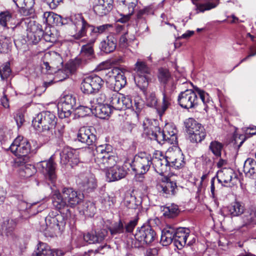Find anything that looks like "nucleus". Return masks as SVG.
Masks as SVG:
<instances>
[{
  "label": "nucleus",
  "instance_id": "1",
  "mask_svg": "<svg viewBox=\"0 0 256 256\" xmlns=\"http://www.w3.org/2000/svg\"><path fill=\"white\" fill-rule=\"evenodd\" d=\"M74 219V216L68 208L66 212H60L58 214L57 212H50L45 219L46 226L45 234L53 236L54 234L63 230L66 222L71 223Z\"/></svg>",
  "mask_w": 256,
  "mask_h": 256
},
{
  "label": "nucleus",
  "instance_id": "2",
  "mask_svg": "<svg viewBox=\"0 0 256 256\" xmlns=\"http://www.w3.org/2000/svg\"><path fill=\"white\" fill-rule=\"evenodd\" d=\"M182 92L178 95V100L180 106L184 108L190 109L196 108L201 101L206 105L210 101L209 94L203 90L194 88Z\"/></svg>",
  "mask_w": 256,
  "mask_h": 256
},
{
  "label": "nucleus",
  "instance_id": "3",
  "mask_svg": "<svg viewBox=\"0 0 256 256\" xmlns=\"http://www.w3.org/2000/svg\"><path fill=\"white\" fill-rule=\"evenodd\" d=\"M94 161L97 166L102 170H108L114 166L118 158L112 151V147L108 144L96 146L94 152Z\"/></svg>",
  "mask_w": 256,
  "mask_h": 256
},
{
  "label": "nucleus",
  "instance_id": "4",
  "mask_svg": "<svg viewBox=\"0 0 256 256\" xmlns=\"http://www.w3.org/2000/svg\"><path fill=\"white\" fill-rule=\"evenodd\" d=\"M78 110L82 116L93 114L102 119L107 118L111 113V108L108 104H96L94 100L92 98H84Z\"/></svg>",
  "mask_w": 256,
  "mask_h": 256
},
{
  "label": "nucleus",
  "instance_id": "5",
  "mask_svg": "<svg viewBox=\"0 0 256 256\" xmlns=\"http://www.w3.org/2000/svg\"><path fill=\"white\" fill-rule=\"evenodd\" d=\"M152 164V157L150 154L146 152H140L136 154L133 160L130 164L132 170L136 174V180L142 182L144 174L150 170Z\"/></svg>",
  "mask_w": 256,
  "mask_h": 256
},
{
  "label": "nucleus",
  "instance_id": "6",
  "mask_svg": "<svg viewBox=\"0 0 256 256\" xmlns=\"http://www.w3.org/2000/svg\"><path fill=\"white\" fill-rule=\"evenodd\" d=\"M95 41V38H91L82 46L80 57L75 58L68 65L70 73L74 72L77 68L84 66L94 58L93 46Z\"/></svg>",
  "mask_w": 256,
  "mask_h": 256
},
{
  "label": "nucleus",
  "instance_id": "7",
  "mask_svg": "<svg viewBox=\"0 0 256 256\" xmlns=\"http://www.w3.org/2000/svg\"><path fill=\"white\" fill-rule=\"evenodd\" d=\"M56 116L48 111L42 112L37 114L33 118L32 124L39 131H50L53 130L56 124Z\"/></svg>",
  "mask_w": 256,
  "mask_h": 256
},
{
  "label": "nucleus",
  "instance_id": "8",
  "mask_svg": "<svg viewBox=\"0 0 256 256\" xmlns=\"http://www.w3.org/2000/svg\"><path fill=\"white\" fill-rule=\"evenodd\" d=\"M134 66V70L136 72L135 82L141 90L144 91L150 80L151 69L146 62L140 59L137 60Z\"/></svg>",
  "mask_w": 256,
  "mask_h": 256
},
{
  "label": "nucleus",
  "instance_id": "9",
  "mask_svg": "<svg viewBox=\"0 0 256 256\" xmlns=\"http://www.w3.org/2000/svg\"><path fill=\"white\" fill-rule=\"evenodd\" d=\"M10 151L18 158L21 162L20 159L24 161H27L28 158V154L31 151L30 145L29 142L22 136H17L10 146Z\"/></svg>",
  "mask_w": 256,
  "mask_h": 256
},
{
  "label": "nucleus",
  "instance_id": "10",
  "mask_svg": "<svg viewBox=\"0 0 256 256\" xmlns=\"http://www.w3.org/2000/svg\"><path fill=\"white\" fill-rule=\"evenodd\" d=\"M156 233L150 226H144L136 230L134 237L136 241L139 242L140 244L137 245L136 242H132L130 244L131 246L138 247L144 244H150L155 240Z\"/></svg>",
  "mask_w": 256,
  "mask_h": 256
},
{
  "label": "nucleus",
  "instance_id": "11",
  "mask_svg": "<svg viewBox=\"0 0 256 256\" xmlns=\"http://www.w3.org/2000/svg\"><path fill=\"white\" fill-rule=\"evenodd\" d=\"M104 84V80L99 76L91 74L82 79L80 88L82 93L86 94H92L97 92L101 88Z\"/></svg>",
  "mask_w": 256,
  "mask_h": 256
},
{
  "label": "nucleus",
  "instance_id": "12",
  "mask_svg": "<svg viewBox=\"0 0 256 256\" xmlns=\"http://www.w3.org/2000/svg\"><path fill=\"white\" fill-rule=\"evenodd\" d=\"M110 96L108 98V105L114 109L122 110L130 108L132 106V100L128 96L114 92H112Z\"/></svg>",
  "mask_w": 256,
  "mask_h": 256
},
{
  "label": "nucleus",
  "instance_id": "13",
  "mask_svg": "<svg viewBox=\"0 0 256 256\" xmlns=\"http://www.w3.org/2000/svg\"><path fill=\"white\" fill-rule=\"evenodd\" d=\"M12 12L9 10H5L0 12V25L4 28H12L13 30L20 26L24 28L26 26L28 22V18H22L17 22Z\"/></svg>",
  "mask_w": 256,
  "mask_h": 256
},
{
  "label": "nucleus",
  "instance_id": "14",
  "mask_svg": "<svg viewBox=\"0 0 256 256\" xmlns=\"http://www.w3.org/2000/svg\"><path fill=\"white\" fill-rule=\"evenodd\" d=\"M56 165L53 156H51L48 160L40 162L38 164L39 170L46 178L50 181L52 184L54 183L57 178Z\"/></svg>",
  "mask_w": 256,
  "mask_h": 256
},
{
  "label": "nucleus",
  "instance_id": "15",
  "mask_svg": "<svg viewBox=\"0 0 256 256\" xmlns=\"http://www.w3.org/2000/svg\"><path fill=\"white\" fill-rule=\"evenodd\" d=\"M76 103V98L72 94H66L61 100L58 105V115L60 118L69 117Z\"/></svg>",
  "mask_w": 256,
  "mask_h": 256
},
{
  "label": "nucleus",
  "instance_id": "16",
  "mask_svg": "<svg viewBox=\"0 0 256 256\" xmlns=\"http://www.w3.org/2000/svg\"><path fill=\"white\" fill-rule=\"evenodd\" d=\"M60 155V163L62 165L70 166L72 168L80 162L78 151L71 148H64Z\"/></svg>",
  "mask_w": 256,
  "mask_h": 256
},
{
  "label": "nucleus",
  "instance_id": "17",
  "mask_svg": "<svg viewBox=\"0 0 256 256\" xmlns=\"http://www.w3.org/2000/svg\"><path fill=\"white\" fill-rule=\"evenodd\" d=\"M168 154L166 157L162 154V152L156 151L152 158V164L155 171L160 175H163L169 170L170 162Z\"/></svg>",
  "mask_w": 256,
  "mask_h": 256
},
{
  "label": "nucleus",
  "instance_id": "18",
  "mask_svg": "<svg viewBox=\"0 0 256 256\" xmlns=\"http://www.w3.org/2000/svg\"><path fill=\"white\" fill-rule=\"evenodd\" d=\"M158 78L163 86L162 90L174 91L176 88V82L168 70L164 68H159Z\"/></svg>",
  "mask_w": 256,
  "mask_h": 256
},
{
  "label": "nucleus",
  "instance_id": "19",
  "mask_svg": "<svg viewBox=\"0 0 256 256\" xmlns=\"http://www.w3.org/2000/svg\"><path fill=\"white\" fill-rule=\"evenodd\" d=\"M118 71L117 68H113L109 70L108 73L109 76L108 82L116 92L121 90L126 84V76Z\"/></svg>",
  "mask_w": 256,
  "mask_h": 256
},
{
  "label": "nucleus",
  "instance_id": "20",
  "mask_svg": "<svg viewBox=\"0 0 256 256\" xmlns=\"http://www.w3.org/2000/svg\"><path fill=\"white\" fill-rule=\"evenodd\" d=\"M218 180L220 183L226 186L231 187L238 182L237 174L230 168H224L218 173Z\"/></svg>",
  "mask_w": 256,
  "mask_h": 256
},
{
  "label": "nucleus",
  "instance_id": "21",
  "mask_svg": "<svg viewBox=\"0 0 256 256\" xmlns=\"http://www.w3.org/2000/svg\"><path fill=\"white\" fill-rule=\"evenodd\" d=\"M62 194L64 200L66 202L67 207L74 208L82 200V196L72 188H64L62 190Z\"/></svg>",
  "mask_w": 256,
  "mask_h": 256
},
{
  "label": "nucleus",
  "instance_id": "22",
  "mask_svg": "<svg viewBox=\"0 0 256 256\" xmlns=\"http://www.w3.org/2000/svg\"><path fill=\"white\" fill-rule=\"evenodd\" d=\"M108 234L107 230L100 229L84 234L83 238L85 242L90 244L100 243L106 239Z\"/></svg>",
  "mask_w": 256,
  "mask_h": 256
},
{
  "label": "nucleus",
  "instance_id": "23",
  "mask_svg": "<svg viewBox=\"0 0 256 256\" xmlns=\"http://www.w3.org/2000/svg\"><path fill=\"white\" fill-rule=\"evenodd\" d=\"M27 24H29L28 36L33 44H36L42 38V36H44V31L42 26L34 22H30L29 20Z\"/></svg>",
  "mask_w": 256,
  "mask_h": 256
},
{
  "label": "nucleus",
  "instance_id": "24",
  "mask_svg": "<svg viewBox=\"0 0 256 256\" xmlns=\"http://www.w3.org/2000/svg\"><path fill=\"white\" fill-rule=\"evenodd\" d=\"M127 171L124 166L115 165L106 171L107 180L109 182L120 180L124 178Z\"/></svg>",
  "mask_w": 256,
  "mask_h": 256
},
{
  "label": "nucleus",
  "instance_id": "25",
  "mask_svg": "<svg viewBox=\"0 0 256 256\" xmlns=\"http://www.w3.org/2000/svg\"><path fill=\"white\" fill-rule=\"evenodd\" d=\"M169 159L170 166L176 169L183 167L184 165V155L180 150L168 152L166 153Z\"/></svg>",
  "mask_w": 256,
  "mask_h": 256
},
{
  "label": "nucleus",
  "instance_id": "26",
  "mask_svg": "<svg viewBox=\"0 0 256 256\" xmlns=\"http://www.w3.org/2000/svg\"><path fill=\"white\" fill-rule=\"evenodd\" d=\"M190 230L186 228H179L175 230L174 244L178 249H181L186 244Z\"/></svg>",
  "mask_w": 256,
  "mask_h": 256
},
{
  "label": "nucleus",
  "instance_id": "27",
  "mask_svg": "<svg viewBox=\"0 0 256 256\" xmlns=\"http://www.w3.org/2000/svg\"><path fill=\"white\" fill-rule=\"evenodd\" d=\"M79 185L83 191L90 192L96 188L97 182L93 174H88L82 176Z\"/></svg>",
  "mask_w": 256,
  "mask_h": 256
},
{
  "label": "nucleus",
  "instance_id": "28",
  "mask_svg": "<svg viewBox=\"0 0 256 256\" xmlns=\"http://www.w3.org/2000/svg\"><path fill=\"white\" fill-rule=\"evenodd\" d=\"M62 254L61 250H52L46 244L40 242L37 250L32 256H61Z\"/></svg>",
  "mask_w": 256,
  "mask_h": 256
},
{
  "label": "nucleus",
  "instance_id": "29",
  "mask_svg": "<svg viewBox=\"0 0 256 256\" xmlns=\"http://www.w3.org/2000/svg\"><path fill=\"white\" fill-rule=\"evenodd\" d=\"M16 5L20 8V12L25 16H30L34 12V0H12Z\"/></svg>",
  "mask_w": 256,
  "mask_h": 256
},
{
  "label": "nucleus",
  "instance_id": "30",
  "mask_svg": "<svg viewBox=\"0 0 256 256\" xmlns=\"http://www.w3.org/2000/svg\"><path fill=\"white\" fill-rule=\"evenodd\" d=\"M78 138L79 141L88 146L92 145L96 140V136L92 134L90 130L87 127H82L80 129Z\"/></svg>",
  "mask_w": 256,
  "mask_h": 256
},
{
  "label": "nucleus",
  "instance_id": "31",
  "mask_svg": "<svg viewBox=\"0 0 256 256\" xmlns=\"http://www.w3.org/2000/svg\"><path fill=\"white\" fill-rule=\"evenodd\" d=\"M113 0H98L94 6L95 13L100 16L106 15L112 8Z\"/></svg>",
  "mask_w": 256,
  "mask_h": 256
},
{
  "label": "nucleus",
  "instance_id": "32",
  "mask_svg": "<svg viewBox=\"0 0 256 256\" xmlns=\"http://www.w3.org/2000/svg\"><path fill=\"white\" fill-rule=\"evenodd\" d=\"M42 21L48 25L60 26L64 24L61 16L50 12H46L44 13Z\"/></svg>",
  "mask_w": 256,
  "mask_h": 256
},
{
  "label": "nucleus",
  "instance_id": "33",
  "mask_svg": "<svg viewBox=\"0 0 256 256\" xmlns=\"http://www.w3.org/2000/svg\"><path fill=\"white\" fill-rule=\"evenodd\" d=\"M174 176H170L164 178V182L161 185L162 191L168 195H174L178 190L176 180Z\"/></svg>",
  "mask_w": 256,
  "mask_h": 256
},
{
  "label": "nucleus",
  "instance_id": "34",
  "mask_svg": "<svg viewBox=\"0 0 256 256\" xmlns=\"http://www.w3.org/2000/svg\"><path fill=\"white\" fill-rule=\"evenodd\" d=\"M116 39L112 34L106 36L100 43V48L106 53L112 52L116 48Z\"/></svg>",
  "mask_w": 256,
  "mask_h": 256
},
{
  "label": "nucleus",
  "instance_id": "35",
  "mask_svg": "<svg viewBox=\"0 0 256 256\" xmlns=\"http://www.w3.org/2000/svg\"><path fill=\"white\" fill-rule=\"evenodd\" d=\"M175 230L172 227H166L162 231L160 243L164 246H166L174 242Z\"/></svg>",
  "mask_w": 256,
  "mask_h": 256
},
{
  "label": "nucleus",
  "instance_id": "36",
  "mask_svg": "<svg viewBox=\"0 0 256 256\" xmlns=\"http://www.w3.org/2000/svg\"><path fill=\"white\" fill-rule=\"evenodd\" d=\"M88 28H90L88 24L72 27L70 30V35L75 40L82 39L81 42H84L85 41V38H82L86 36V30Z\"/></svg>",
  "mask_w": 256,
  "mask_h": 256
},
{
  "label": "nucleus",
  "instance_id": "37",
  "mask_svg": "<svg viewBox=\"0 0 256 256\" xmlns=\"http://www.w3.org/2000/svg\"><path fill=\"white\" fill-rule=\"evenodd\" d=\"M16 226V220L6 218L4 219L1 224V228L4 234L7 236H12Z\"/></svg>",
  "mask_w": 256,
  "mask_h": 256
},
{
  "label": "nucleus",
  "instance_id": "38",
  "mask_svg": "<svg viewBox=\"0 0 256 256\" xmlns=\"http://www.w3.org/2000/svg\"><path fill=\"white\" fill-rule=\"evenodd\" d=\"M228 214L231 217L238 216L244 212V205L241 202L235 201L232 202L228 207Z\"/></svg>",
  "mask_w": 256,
  "mask_h": 256
},
{
  "label": "nucleus",
  "instance_id": "39",
  "mask_svg": "<svg viewBox=\"0 0 256 256\" xmlns=\"http://www.w3.org/2000/svg\"><path fill=\"white\" fill-rule=\"evenodd\" d=\"M244 172L247 177L256 178V161L252 158H248L244 166Z\"/></svg>",
  "mask_w": 256,
  "mask_h": 256
},
{
  "label": "nucleus",
  "instance_id": "40",
  "mask_svg": "<svg viewBox=\"0 0 256 256\" xmlns=\"http://www.w3.org/2000/svg\"><path fill=\"white\" fill-rule=\"evenodd\" d=\"M52 202L53 206L59 210L67 207L66 202L64 200L62 194L58 191H54L52 196Z\"/></svg>",
  "mask_w": 256,
  "mask_h": 256
},
{
  "label": "nucleus",
  "instance_id": "41",
  "mask_svg": "<svg viewBox=\"0 0 256 256\" xmlns=\"http://www.w3.org/2000/svg\"><path fill=\"white\" fill-rule=\"evenodd\" d=\"M142 126L144 133L149 137L159 128L156 126V121L145 118L143 121Z\"/></svg>",
  "mask_w": 256,
  "mask_h": 256
},
{
  "label": "nucleus",
  "instance_id": "42",
  "mask_svg": "<svg viewBox=\"0 0 256 256\" xmlns=\"http://www.w3.org/2000/svg\"><path fill=\"white\" fill-rule=\"evenodd\" d=\"M206 132L204 128L202 126L189 134V138L192 142H200L205 138Z\"/></svg>",
  "mask_w": 256,
  "mask_h": 256
},
{
  "label": "nucleus",
  "instance_id": "43",
  "mask_svg": "<svg viewBox=\"0 0 256 256\" xmlns=\"http://www.w3.org/2000/svg\"><path fill=\"white\" fill-rule=\"evenodd\" d=\"M242 217L243 226L256 224V210L244 212Z\"/></svg>",
  "mask_w": 256,
  "mask_h": 256
},
{
  "label": "nucleus",
  "instance_id": "44",
  "mask_svg": "<svg viewBox=\"0 0 256 256\" xmlns=\"http://www.w3.org/2000/svg\"><path fill=\"white\" fill-rule=\"evenodd\" d=\"M163 216L166 218H172L176 216L179 212L177 205L172 204L170 206H164L162 210Z\"/></svg>",
  "mask_w": 256,
  "mask_h": 256
},
{
  "label": "nucleus",
  "instance_id": "45",
  "mask_svg": "<svg viewBox=\"0 0 256 256\" xmlns=\"http://www.w3.org/2000/svg\"><path fill=\"white\" fill-rule=\"evenodd\" d=\"M112 27V26L110 24H105L98 26L90 25L91 34L93 36L92 38H95L96 40L98 34L108 32V29Z\"/></svg>",
  "mask_w": 256,
  "mask_h": 256
},
{
  "label": "nucleus",
  "instance_id": "46",
  "mask_svg": "<svg viewBox=\"0 0 256 256\" xmlns=\"http://www.w3.org/2000/svg\"><path fill=\"white\" fill-rule=\"evenodd\" d=\"M197 0H194V4L196 6V10H198L197 13L199 12H204L205 10H208L212 8H216L218 4V0H212V2H208L204 4H198L195 3V1Z\"/></svg>",
  "mask_w": 256,
  "mask_h": 256
},
{
  "label": "nucleus",
  "instance_id": "47",
  "mask_svg": "<svg viewBox=\"0 0 256 256\" xmlns=\"http://www.w3.org/2000/svg\"><path fill=\"white\" fill-rule=\"evenodd\" d=\"M36 172V168L34 165L27 164L20 168L19 174L20 176L28 178L32 176Z\"/></svg>",
  "mask_w": 256,
  "mask_h": 256
},
{
  "label": "nucleus",
  "instance_id": "48",
  "mask_svg": "<svg viewBox=\"0 0 256 256\" xmlns=\"http://www.w3.org/2000/svg\"><path fill=\"white\" fill-rule=\"evenodd\" d=\"M112 92L106 90L100 92L96 97V104H102L104 102L108 104V98L110 96Z\"/></svg>",
  "mask_w": 256,
  "mask_h": 256
},
{
  "label": "nucleus",
  "instance_id": "49",
  "mask_svg": "<svg viewBox=\"0 0 256 256\" xmlns=\"http://www.w3.org/2000/svg\"><path fill=\"white\" fill-rule=\"evenodd\" d=\"M184 125L188 134H191L193 130L194 131L202 126L201 124L197 122L192 118L186 120L184 122Z\"/></svg>",
  "mask_w": 256,
  "mask_h": 256
},
{
  "label": "nucleus",
  "instance_id": "50",
  "mask_svg": "<svg viewBox=\"0 0 256 256\" xmlns=\"http://www.w3.org/2000/svg\"><path fill=\"white\" fill-rule=\"evenodd\" d=\"M81 210L84 215L92 217L95 214L96 208L94 204L89 201L86 202L83 204V207Z\"/></svg>",
  "mask_w": 256,
  "mask_h": 256
},
{
  "label": "nucleus",
  "instance_id": "51",
  "mask_svg": "<svg viewBox=\"0 0 256 256\" xmlns=\"http://www.w3.org/2000/svg\"><path fill=\"white\" fill-rule=\"evenodd\" d=\"M126 4H128V8L129 10V13L128 14L124 16L123 17L120 19L119 21L122 23H125L128 22L129 20L130 16L134 14L137 4V0H132L131 1H129L128 2H126Z\"/></svg>",
  "mask_w": 256,
  "mask_h": 256
},
{
  "label": "nucleus",
  "instance_id": "52",
  "mask_svg": "<svg viewBox=\"0 0 256 256\" xmlns=\"http://www.w3.org/2000/svg\"><path fill=\"white\" fill-rule=\"evenodd\" d=\"M109 230L112 236L122 234L124 232V226L121 220L118 222H115L112 227L110 228Z\"/></svg>",
  "mask_w": 256,
  "mask_h": 256
},
{
  "label": "nucleus",
  "instance_id": "53",
  "mask_svg": "<svg viewBox=\"0 0 256 256\" xmlns=\"http://www.w3.org/2000/svg\"><path fill=\"white\" fill-rule=\"evenodd\" d=\"M70 20L72 22L71 28L81 26L88 24L84 20L81 14H74L70 16Z\"/></svg>",
  "mask_w": 256,
  "mask_h": 256
},
{
  "label": "nucleus",
  "instance_id": "54",
  "mask_svg": "<svg viewBox=\"0 0 256 256\" xmlns=\"http://www.w3.org/2000/svg\"><path fill=\"white\" fill-rule=\"evenodd\" d=\"M166 136V142L171 144H177V136L176 135V130L172 128V133L170 134V130H168V126L165 128L164 130Z\"/></svg>",
  "mask_w": 256,
  "mask_h": 256
},
{
  "label": "nucleus",
  "instance_id": "55",
  "mask_svg": "<svg viewBox=\"0 0 256 256\" xmlns=\"http://www.w3.org/2000/svg\"><path fill=\"white\" fill-rule=\"evenodd\" d=\"M151 140H156L158 143L162 144L163 142H166V136L164 130L162 132L160 130V127L158 130H156L149 137Z\"/></svg>",
  "mask_w": 256,
  "mask_h": 256
},
{
  "label": "nucleus",
  "instance_id": "56",
  "mask_svg": "<svg viewBox=\"0 0 256 256\" xmlns=\"http://www.w3.org/2000/svg\"><path fill=\"white\" fill-rule=\"evenodd\" d=\"M173 92H168L166 90H162V102L160 110L164 113L170 105V95Z\"/></svg>",
  "mask_w": 256,
  "mask_h": 256
},
{
  "label": "nucleus",
  "instance_id": "57",
  "mask_svg": "<svg viewBox=\"0 0 256 256\" xmlns=\"http://www.w3.org/2000/svg\"><path fill=\"white\" fill-rule=\"evenodd\" d=\"M210 150L216 156H221V152L222 148V144L217 142H212L209 146Z\"/></svg>",
  "mask_w": 256,
  "mask_h": 256
},
{
  "label": "nucleus",
  "instance_id": "58",
  "mask_svg": "<svg viewBox=\"0 0 256 256\" xmlns=\"http://www.w3.org/2000/svg\"><path fill=\"white\" fill-rule=\"evenodd\" d=\"M10 74L11 70L9 63L6 64L0 68V76L2 80H6L10 76Z\"/></svg>",
  "mask_w": 256,
  "mask_h": 256
},
{
  "label": "nucleus",
  "instance_id": "59",
  "mask_svg": "<svg viewBox=\"0 0 256 256\" xmlns=\"http://www.w3.org/2000/svg\"><path fill=\"white\" fill-rule=\"evenodd\" d=\"M138 219L137 218H134L132 220H130L126 224H125L124 232L128 233H131L132 232L134 229L138 224Z\"/></svg>",
  "mask_w": 256,
  "mask_h": 256
},
{
  "label": "nucleus",
  "instance_id": "60",
  "mask_svg": "<svg viewBox=\"0 0 256 256\" xmlns=\"http://www.w3.org/2000/svg\"><path fill=\"white\" fill-rule=\"evenodd\" d=\"M9 48V40L3 36H0V53L6 52Z\"/></svg>",
  "mask_w": 256,
  "mask_h": 256
},
{
  "label": "nucleus",
  "instance_id": "61",
  "mask_svg": "<svg viewBox=\"0 0 256 256\" xmlns=\"http://www.w3.org/2000/svg\"><path fill=\"white\" fill-rule=\"evenodd\" d=\"M152 12V8L150 6L145 7L142 9H140L136 13V18L138 19H142L146 16Z\"/></svg>",
  "mask_w": 256,
  "mask_h": 256
},
{
  "label": "nucleus",
  "instance_id": "62",
  "mask_svg": "<svg viewBox=\"0 0 256 256\" xmlns=\"http://www.w3.org/2000/svg\"><path fill=\"white\" fill-rule=\"evenodd\" d=\"M158 100L154 93L150 94L146 98V103L148 106L154 107L156 106Z\"/></svg>",
  "mask_w": 256,
  "mask_h": 256
},
{
  "label": "nucleus",
  "instance_id": "63",
  "mask_svg": "<svg viewBox=\"0 0 256 256\" xmlns=\"http://www.w3.org/2000/svg\"><path fill=\"white\" fill-rule=\"evenodd\" d=\"M64 125L63 124L58 123L54 128L55 134L58 138H60L62 136L64 132Z\"/></svg>",
  "mask_w": 256,
  "mask_h": 256
},
{
  "label": "nucleus",
  "instance_id": "64",
  "mask_svg": "<svg viewBox=\"0 0 256 256\" xmlns=\"http://www.w3.org/2000/svg\"><path fill=\"white\" fill-rule=\"evenodd\" d=\"M42 38L46 42H54L56 41V38L54 34H53L50 30L44 32Z\"/></svg>",
  "mask_w": 256,
  "mask_h": 256
}]
</instances>
